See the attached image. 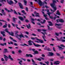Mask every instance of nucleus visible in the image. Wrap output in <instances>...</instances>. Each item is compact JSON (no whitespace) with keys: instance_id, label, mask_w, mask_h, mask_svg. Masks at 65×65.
I'll return each mask as SVG.
<instances>
[{"instance_id":"f257e3e1","label":"nucleus","mask_w":65,"mask_h":65,"mask_svg":"<svg viewBox=\"0 0 65 65\" xmlns=\"http://www.w3.org/2000/svg\"><path fill=\"white\" fill-rule=\"evenodd\" d=\"M18 36L20 37V38H22V37L23 38H25V36L23 35V34H21V35H17L15 36V37H16L17 38H18V39L20 41L21 40V39L20 38H19Z\"/></svg>"},{"instance_id":"f03ea898","label":"nucleus","mask_w":65,"mask_h":65,"mask_svg":"<svg viewBox=\"0 0 65 65\" xmlns=\"http://www.w3.org/2000/svg\"><path fill=\"white\" fill-rule=\"evenodd\" d=\"M35 38H36L37 39V40H38V41H39V42L38 41H35V42H37V43H44V42H43V41L42 40H41L40 39H39L36 37H35Z\"/></svg>"},{"instance_id":"7ed1b4c3","label":"nucleus","mask_w":65,"mask_h":65,"mask_svg":"<svg viewBox=\"0 0 65 65\" xmlns=\"http://www.w3.org/2000/svg\"><path fill=\"white\" fill-rule=\"evenodd\" d=\"M39 4L40 5V6H42V5H44V3H43L40 0H39Z\"/></svg>"},{"instance_id":"20e7f679","label":"nucleus","mask_w":65,"mask_h":65,"mask_svg":"<svg viewBox=\"0 0 65 65\" xmlns=\"http://www.w3.org/2000/svg\"><path fill=\"white\" fill-rule=\"evenodd\" d=\"M7 1L8 4L9 5H11V4L13 3V2L11 1H9V0H7Z\"/></svg>"},{"instance_id":"39448f33","label":"nucleus","mask_w":65,"mask_h":65,"mask_svg":"<svg viewBox=\"0 0 65 65\" xmlns=\"http://www.w3.org/2000/svg\"><path fill=\"white\" fill-rule=\"evenodd\" d=\"M51 6L52 7V8H53V9H54V10H53V11H55L56 10H57V8L56 7L54 6H55L53 5V4H51Z\"/></svg>"},{"instance_id":"423d86ee","label":"nucleus","mask_w":65,"mask_h":65,"mask_svg":"<svg viewBox=\"0 0 65 65\" xmlns=\"http://www.w3.org/2000/svg\"><path fill=\"white\" fill-rule=\"evenodd\" d=\"M19 6L20 8L21 9H23V6L21 3H19Z\"/></svg>"},{"instance_id":"0eeeda50","label":"nucleus","mask_w":65,"mask_h":65,"mask_svg":"<svg viewBox=\"0 0 65 65\" xmlns=\"http://www.w3.org/2000/svg\"><path fill=\"white\" fill-rule=\"evenodd\" d=\"M53 3H52V4H50V5L51 6L52 4L53 5L55 6V3H57V2L56 1L53 0L52 1Z\"/></svg>"},{"instance_id":"6e6552de","label":"nucleus","mask_w":65,"mask_h":65,"mask_svg":"<svg viewBox=\"0 0 65 65\" xmlns=\"http://www.w3.org/2000/svg\"><path fill=\"white\" fill-rule=\"evenodd\" d=\"M49 54L48 55V56H53L54 55V53L52 52H49Z\"/></svg>"},{"instance_id":"1a4fd4ad","label":"nucleus","mask_w":65,"mask_h":65,"mask_svg":"<svg viewBox=\"0 0 65 65\" xmlns=\"http://www.w3.org/2000/svg\"><path fill=\"white\" fill-rule=\"evenodd\" d=\"M26 56L27 57H30V58H32L33 57V55L31 54H26Z\"/></svg>"},{"instance_id":"9d476101","label":"nucleus","mask_w":65,"mask_h":65,"mask_svg":"<svg viewBox=\"0 0 65 65\" xmlns=\"http://www.w3.org/2000/svg\"><path fill=\"white\" fill-rule=\"evenodd\" d=\"M33 45L34 46H36V47H39L40 46H41V45H40L38 44H36L35 43H34V42H33Z\"/></svg>"},{"instance_id":"9b49d317","label":"nucleus","mask_w":65,"mask_h":65,"mask_svg":"<svg viewBox=\"0 0 65 65\" xmlns=\"http://www.w3.org/2000/svg\"><path fill=\"white\" fill-rule=\"evenodd\" d=\"M18 18L20 19V20L21 21H24V18H23L22 17H21V16H19L18 17Z\"/></svg>"},{"instance_id":"f8f14e48","label":"nucleus","mask_w":65,"mask_h":65,"mask_svg":"<svg viewBox=\"0 0 65 65\" xmlns=\"http://www.w3.org/2000/svg\"><path fill=\"white\" fill-rule=\"evenodd\" d=\"M4 53H9V51H8V49L7 48H5L4 49Z\"/></svg>"},{"instance_id":"ddd939ff","label":"nucleus","mask_w":65,"mask_h":65,"mask_svg":"<svg viewBox=\"0 0 65 65\" xmlns=\"http://www.w3.org/2000/svg\"><path fill=\"white\" fill-rule=\"evenodd\" d=\"M48 22L49 24H49V26H53V23H52L51 22L48 21Z\"/></svg>"},{"instance_id":"4468645a","label":"nucleus","mask_w":65,"mask_h":65,"mask_svg":"<svg viewBox=\"0 0 65 65\" xmlns=\"http://www.w3.org/2000/svg\"><path fill=\"white\" fill-rule=\"evenodd\" d=\"M26 27L28 29H30V28H31V25H30V24H28V25H26Z\"/></svg>"},{"instance_id":"2eb2a0df","label":"nucleus","mask_w":65,"mask_h":65,"mask_svg":"<svg viewBox=\"0 0 65 65\" xmlns=\"http://www.w3.org/2000/svg\"><path fill=\"white\" fill-rule=\"evenodd\" d=\"M7 24L6 23H5V25H4L3 26V28H7Z\"/></svg>"},{"instance_id":"dca6fc26","label":"nucleus","mask_w":65,"mask_h":65,"mask_svg":"<svg viewBox=\"0 0 65 65\" xmlns=\"http://www.w3.org/2000/svg\"><path fill=\"white\" fill-rule=\"evenodd\" d=\"M5 32H7V33H8V34H10V32L8 31V29H7V28H6V29H5Z\"/></svg>"},{"instance_id":"f3484780","label":"nucleus","mask_w":65,"mask_h":65,"mask_svg":"<svg viewBox=\"0 0 65 65\" xmlns=\"http://www.w3.org/2000/svg\"><path fill=\"white\" fill-rule=\"evenodd\" d=\"M58 47L59 48V51H62V50H64V48H63L62 47L59 46H58Z\"/></svg>"},{"instance_id":"a211bd4d","label":"nucleus","mask_w":65,"mask_h":65,"mask_svg":"<svg viewBox=\"0 0 65 65\" xmlns=\"http://www.w3.org/2000/svg\"><path fill=\"white\" fill-rule=\"evenodd\" d=\"M23 2L24 3V5H27V1H26V0H24Z\"/></svg>"},{"instance_id":"6ab92c4d","label":"nucleus","mask_w":65,"mask_h":65,"mask_svg":"<svg viewBox=\"0 0 65 65\" xmlns=\"http://www.w3.org/2000/svg\"><path fill=\"white\" fill-rule=\"evenodd\" d=\"M59 22L64 23V20L62 19H59Z\"/></svg>"},{"instance_id":"aec40b11","label":"nucleus","mask_w":65,"mask_h":65,"mask_svg":"<svg viewBox=\"0 0 65 65\" xmlns=\"http://www.w3.org/2000/svg\"><path fill=\"white\" fill-rule=\"evenodd\" d=\"M0 45H1L2 46H4V45H6L7 44H6V43H5L3 44H2V43L0 44Z\"/></svg>"},{"instance_id":"412c9836","label":"nucleus","mask_w":65,"mask_h":65,"mask_svg":"<svg viewBox=\"0 0 65 65\" xmlns=\"http://www.w3.org/2000/svg\"><path fill=\"white\" fill-rule=\"evenodd\" d=\"M56 14L57 15H60V13L59 12V10L57 11V13H56Z\"/></svg>"},{"instance_id":"4be33fe9","label":"nucleus","mask_w":65,"mask_h":65,"mask_svg":"<svg viewBox=\"0 0 65 65\" xmlns=\"http://www.w3.org/2000/svg\"><path fill=\"white\" fill-rule=\"evenodd\" d=\"M21 12L23 13V14H25V15H26V13L25 12V10H23Z\"/></svg>"},{"instance_id":"5701e85b","label":"nucleus","mask_w":65,"mask_h":65,"mask_svg":"<svg viewBox=\"0 0 65 65\" xmlns=\"http://www.w3.org/2000/svg\"><path fill=\"white\" fill-rule=\"evenodd\" d=\"M21 46H24L25 45V46H29V45H27L25 43H24V44H21Z\"/></svg>"},{"instance_id":"b1692460","label":"nucleus","mask_w":65,"mask_h":65,"mask_svg":"<svg viewBox=\"0 0 65 65\" xmlns=\"http://www.w3.org/2000/svg\"><path fill=\"white\" fill-rule=\"evenodd\" d=\"M11 33H10V34H9L10 35H11V36H13L14 33L12 32H11Z\"/></svg>"},{"instance_id":"393cba45","label":"nucleus","mask_w":65,"mask_h":65,"mask_svg":"<svg viewBox=\"0 0 65 65\" xmlns=\"http://www.w3.org/2000/svg\"><path fill=\"white\" fill-rule=\"evenodd\" d=\"M45 22H46V21L45 20H44L43 21V22L42 21H41V22L40 23L42 24H43L45 23Z\"/></svg>"},{"instance_id":"a878e982","label":"nucleus","mask_w":65,"mask_h":65,"mask_svg":"<svg viewBox=\"0 0 65 65\" xmlns=\"http://www.w3.org/2000/svg\"><path fill=\"white\" fill-rule=\"evenodd\" d=\"M19 32L18 31H15V36L17 35H19L18 34V33H19Z\"/></svg>"},{"instance_id":"bb28decb","label":"nucleus","mask_w":65,"mask_h":65,"mask_svg":"<svg viewBox=\"0 0 65 65\" xmlns=\"http://www.w3.org/2000/svg\"><path fill=\"white\" fill-rule=\"evenodd\" d=\"M31 41L30 40L28 41V42L29 43V44L30 45H32V44L31 43Z\"/></svg>"},{"instance_id":"cd10ccee","label":"nucleus","mask_w":65,"mask_h":65,"mask_svg":"<svg viewBox=\"0 0 65 65\" xmlns=\"http://www.w3.org/2000/svg\"><path fill=\"white\" fill-rule=\"evenodd\" d=\"M34 53L35 54H39V53L36 50L34 52Z\"/></svg>"},{"instance_id":"c85d7f7f","label":"nucleus","mask_w":65,"mask_h":65,"mask_svg":"<svg viewBox=\"0 0 65 65\" xmlns=\"http://www.w3.org/2000/svg\"><path fill=\"white\" fill-rule=\"evenodd\" d=\"M32 61L33 62L32 64L34 65H35V62L34 61V60H33V59H31Z\"/></svg>"},{"instance_id":"c756f323","label":"nucleus","mask_w":65,"mask_h":65,"mask_svg":"<svg viewBox=\"0 0 65 65\" xmlns=\"http://www.w3.org/2000/svg\"><path fill=\"white\" fill-rule=\"evenodd\" d=\"M42 37H43V39L44 40V41H46V40H45V38H45V37H46V36H42Z\"/></svg>"},{"instance_id":"7c9ffc66","label":"nucleus","mask_w":65,"mask_h":65,"mask_svg":"<svg viewBox=\"0 0 65 65\" xmlns=\"http://www.w3.org/2000/svg\"><path fill=\"white\" fill-rule=\"evenodd\" d=\"M5 9L6 10V11H7L8 12H11V11L9 10H8L7 8H5Z\"/></svg>"},{"instance_id":"2f4dec72","label":"nucleus","mask_w":65,"mask_h":65,"mask_svg":"<svg viewBox=\"0 0 65 65\" xmlns=\"http://www.w3.org/2000/svg\"><path fill=\"white\" fill-rule=\"evenodd\" d=\"M0 21L1 22H4V23H6V21L3 20H0Z\"/></svg>"},{"instance_id":"473e14b6","label":"nucleus","mask_w":65,"mask_h":65,"mask_svg":"<svg viewBox=\"0 0 65 65\" xmlns=\"http://www.w3.org/2000/svg\"><path fill=\"white\" fill-rule=\"evenodd\" d=\"M45 63L46 64V65H49V63H50L49 62L47 61L46 62V61L45 62Z\"/></svg>"},{"instance_id":"72a5a7b5","label":"nucleus","mask_w":65,"mask_h":65,"mask_svg":"<svg viewBox=\"0 0 65 65\" xmlns=\"http://www.w3.org/2000/svg\"><path fill=\"white\" fill-rule=\"evenodd\" d=\"M1 34H2V35H3V34H5V32L4 31H1Z\"/></svg>"},{"instance_id":"f704fd0d","label":"nucleus","mask_w":65,"mask_h":65,"mask_svg":"<svg viewBox=\"0 0 65 65\" xmlns=\"http://www.w3.org/2000/svg\"><path fill=\"white\" fill-rule=\"evenodd\" d=\"M12 24L13 27H15V26H18V25L17 24L15 25L13 23H12Z\"/></svg>"},{"instance_id":"c9c22d12","label":"nucleus","mask_w":65,"mask_h":65,"mask_svg":"<svg viewBox=\"0 0 65 65\" xmlns=\"http://www.w3.org/2000/svg\"><path fill=\"white\" fill-rule=\"evenodd\" d=\"M60 46L61 47H65V46L63 44H61L60 45Z\"/></svg>"},{"instance_id":"e433bc0d","label":"nucleus","mask_w":65,"mask_h":65,"mask_svg":"<svg viewBox=\"0 0 65 65\" xmlns=\"http://www.w3.org/2000/svg\"><path fill=\"white\" fill-rule=\"evenodd\" d=\"M54 64H56V65H58V64H60V63H58L56 62H54Z\"/></svg>"},{"instance_id":"4c0bfd02","label":"nucleus","mask_w":65,"mask_h":65,"mask_svg":"<svg viewBox=\"0 0 65 65\" xmlns=\"http://www.w3.org/2000/svg\"><path fill=\"white\" fill-rule=\"evenodd\" d=\"M3 1L6 2V0H0V2H2Z\"/></svg>"},{"instance_id":"58836bf2","label":"nucleus","mask_w":65,"mask_h":65,"mask_svg":"<svg viewBox=\"0 0 65 65\" xmlns=\"http://www.w3.org/2000/svg\"><path fill=\"white\" fill-rule=\"evenodd\" d=\"M14 10V13L15 14H18V13L17 12V11H16L15 10Z\"/></svg>"},{"instance_id":"ea45409f","label":"nucleus","mask_w":65,"mask_h":65,"mask_svg":"<svg viewBox=\"0 0 65 65\" xmlns=\"http://www.w3.org/2000/svg\"><path fill=\"white\" fill-rule=\"evenodd\" d=\"M55 26H60V24H58L57 23H56L55 24Z\"/></svg>"},{"instance_id":"a19ab883","label":"nucleus","mask_w":65,"mask_h":65,"mask_svg":"<svg viewBox=\"0 0 65 65\" xmlns=\"http://www.w3.org/2000/svg\"><path fill=\"white\" fill-rule=\"evenodd\" d=\"M18 52L19 53H22V51L21 50H19L18 51Z\"/></svg>"},{"instance_id":"79ce46f5","label":"nucleus","mask_w":65,"mask_h":65,"mask_svg":"<svg viewBox=\"0 0 65 65\" xmlns=\"http://www.w3.org/2000/svg\"><path fill=\"white\" fill-rule=\"evenodd\" d=\"M25 22L26 23H28V22H29V21L28 19H26Z\"/></svg>"},{"instance_id":"37998d69","label":"nucleus","mask_w":65,"mask_h":65,"mask_svg":"<svg viewBox=\"0 0 65 65\" xmlns=\"http://www.w3.org/2000/svg\"><path fill=\"white\" fill-rule=\"evenodd\" d=\"M47 50L48 51H51V50L50 49V48H47Z\"/></svg>"},{"instance_id":"c03bdc74","label":"nucleus","mask_w":65,"mask_h":65,"mask_svg":"<svg viewBox=\"0 0 65 65\" xmlns=\"http://www.w3.org/2000/svg\"><path fill=\"white\" fill-rule=\"evenodd\" d=\"M38 32H41V31H42V30H41L40 29H37Z\"/></svg>"},{"instance_id":"a18cd8bd","label":"nucleus","mask_w":65,"mask_h":65,"mask_svg":"<svg viewBox=\"0 0 65 65\" xmlns=\"http://www.w3.org/2000/svg\"><path fill=\"white\" fill-rule=\"evenodd\" d=\"M42 31H43V32H46V30L45 29H42Z\"/></svg>"},{"instance_id":"49530a36","label":"nucleus","mask_w":65,"mask_h":65,"mask_svg":"<svg viewBox=\"0 0 65 65\" xmlns=\"http://www.w3.org/2000/svg\"><path fill=\"white\" fill-rule=\"evenodd\" d=\"M55 34L56 36H59V33H57L56 32L55 33Z\"/></svg>"},{"instance_id":"de8ad7c7","label":"nucleus","mask_w":65,"mask_h":65,"mask_svg":"<svg viewBox=\"0 0 65 65\" xmlns=\"http://www.w3.org/2000/svg\"><path fill=\"white\" fill-rule=\"evenodd\" d=\"M37 60H38V61H41V59L40 58H37Z\"/></svg>"},{"instance_id":"09e8293b","label":"nucleus","mask_w":65,"mask_h":65,"mask_svg":"<svg viewBox=\"0 0 65 65\" xmlns=\"http://www.w3.org/2000/svg\"><path fill=\"white\" fill-rule=\"evenodd\" d=\"M56 21L57 23H58L60 22V19H57L56 20Z\"/></svg>"},{"instance_id":"8fccbe9b","label":"nucleus","mask_w":65,"mask_h":65,"mask_svg":"<svg viewBox=\"0 0 65 65\" xmlns=\"http://www.w3.org/2000/svg\"><path fill=\"white\" fill-rule=\"evenodd\" d=\"M15 19L16 20H17V18H13V21H15Z\"/></svg>"},{"instance_id":"3c124183","label":"nucleus","mask_w":65,"mask_h":65,"mask_svg":"<svg viewBox=\"0 0 65 65\" xmlns=\"http://www.w3.org/2000/svg\"><path fill=\"white\" fill-rule=\"evenodd\" d=\"M45 19L46 20H47L48 21L50 20V19H49L47 18V17L45 18Z\"/></svg>"},{"instance_id":"603ef678","label":"nucleus","mask_w":65,"mask_h":65,"mask_svg":"<svg viewBox=\"0 0 65 65\" xmlns=\"http://www.w3.org/2000/svg\"><path fill=\"white\" fill-rule=\"evenodd\" d=\"M5 57H4V58H5V59L6 58H8V57H7V56H6L5 55H4Z\"/></svg>"},{"instance_id":"864d4df0","label":"nucleus","mask_w":65,"mask_h":65,"mask_svg":"<svg viewBox=\"0 0 65 65\" xmlns=\"http://www.w3.org/2000/svg\"><path fill=\"white\" fill-rule=\"evenodd\" d=\"M64 0H61V1L60 2L61 3H63V2H64Z\"/></svg>"},{"instance_id":"5fc2aeb1","label":"nucleus","mask_w":65,"mask_h":65,"mask_svg":"<svg viewBox=\"0 0 65 65\" xmlns=\"http://www.w3.org/2000/svg\"><path fill=\"white\" fill-rule=\"evenodd\" d=\"M37 24L38 25H39V26H40V25H41L40 23L38 22L37 23Z\"/></svg>"},{"instance_id":"6e6d98bb","label":"nucleus","mask_w":65,"mask_h":65,"mask_svg":"<svg viewBox=\"0 0 65 65\" xmlns=\"http://www.w3.org/2000/svg\"><path fill=\"white\" fill-rule=\"evenodd\" d=\"M2 14H3L4 15H6V14H5V12H2Z\"/></svg>"},{"instance_id":"4d7b16f0","label":"nucleus","mask_w":65,"mask_h":65,"mask_svg":"<svg viewBox=\"0 0 65 65\" xmlns=\"http://www.w3.org/2000/svg\"><path fill=\"white\" fill-rule=\"evenodd\" d=\"M25 10H26V11H28V7H26Z\"/></svg>"},{"instance_id":"13d9d810","label":"nucleus","mask_w":65,"mask_h":65,"mask_svg":"<svg viewBox=\"0 0 65 65\" xmlns=\"http://www.w3.org/2000/svg\"><path fill=\"white\" fill-rule=\"evenodd\" d=\"M47 14L50 17L51 15V13H50V12H48L47 13Z\"/></svg>"},{"instance_id":"bf43d9fd","label":"nucleus","mask_w":65,"mask_h":65,"mask_svg":"<svg viewBox=\"0 0 65 65\" xmlns=\"http://www.w3.org/2000/svg\"><path fill=\"white\" fill-rule=\"evenodd\" d=\"M35 16L36 17H40V16H39V15H38L37 14Z\"/></svg>"},{"instance_id":"052dcab7","label":"nucleus","mask_w":65,"mask_h":65,"mask_svg":"<svg viewBox=\"0 0 65 65\" xmlns=\"http://www.w3.org/2000/svg\"><path fill=\"white\" fill-rule=\"evenodd\" d=\"M43 16L45 18H46V17H47V15L45 14H45H43Z\"/></svg>"},{"instance_id":"680f3d73","label":"nucleus","mask_w":65,"mask_h":65,"mask_svg":"<svg viewBox=\"0 0 65 65\" xmlns=\"http://www.w3.org/2000/svg\"><path fill=\"white\" fill-rule=\"evenodd\" d=\"M56 54L57 56H60V55L58 53H56Z\"/></svg>"},{"instance_id":"e2e57ef3","label":"nucleus","mask_w":65,"mask_h":65,"mask_svg":"<svg viewBox=\"0 0 65 65\" xmlns=\"http://www.w3.org/2000/svg\"><path fill=\"white\" fill-rule=\"evenodd\" d=\"M8 57H8V58H9V59H10L11 58V56L10 55H9L8 56Z\"/></svg>"},{"instance_id":"0e129e2a","label":"nucleus","mask_w":65,"mask_h":65,"mask_svg":"<svg viewBox=\"0 0 65 65\" xmlns=\"http://www.w3.org/2000/svg\"><path fill=\"white\" fill-rule=\"evenodd\" d=\"M55 11H53V12H50V14L53 13Z\"/></svg>"},{"instance_id":"69168bd1","label":"nucleus","mask_w":65,"mask_h":65,"mask_svg":"<svg viewBox=\"0 0 65 65\" xmlns=\"http://www.w3.org/2000/svg\"><path fill=\"white\" fill-rule=\"evenodd\" d=\"M50 18L51 19H53V17L52 16H50Z\"/></svg>"},{"instance_id":"338daca9","label":"nucleus","mask_w":65,"mask_h":65,"mask_svg":"<svg viewBox=\"0 0 65 65\" xmlns=\"http://www.w3.org/2000/svg\"><path fill=\"white\" fill-rule=\"evenodd\" d=\"M31 20H32V21H34L35 20L33 18H30Z\"/></svg>"},{"instance_id":"774afa93","label":"nucleus","mask_w":65,"mask_h":65,"mask_svg":"<svg viewBox=\"0 0 65 65\" xmlns=\"http://www.w3.org/2000/svg\"><path fill=\"white\" fill-rule=\"evenodd\" d=\"M42 56L43 57H45V55L43 54L42 55Z\"/></svg>"}]
</instances>
